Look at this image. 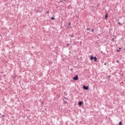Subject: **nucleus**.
Instances as JSON below:
<instances>
[{
  "label": "nucleus",
  "instance_id": "f8f14e48",
  "mask_svg": "<svg viewBox=\"0 0 125 125\" xmlns=\"http://www.w3.org/2000/svg\"><path fill=\"white\" fill-rule=\"evenodd\" d=\"M118 24V25H122V23H121V22H119Z\"/></svg>",
  "mask_w": 125,
  "mask_h": 125
},
{
  "label": "nucleus",
  "instance_id": "f03ea898",
  "mask_svg": "<svg viewBox=\"0 0 125 125\" xmlns=\"http://www.w3.org/2000/svg\"><path fill=\"white\" fill-rule=\"evenodd\" d=\"M83 88L84 90H88L89 89L88 86L85 85L83 86Z\"/></svg>",
  "mask_w": 125,
  "mask_h": 125
},
{
  "label": "nucleus",
  "instance_id": "7ed1b4c3",
  "mask_svg": "<svg viewBox=\"0 0 125 125\" xmlns=\"http://www.w3.org/2000/svg\"><path fill=\"white\" fill-rule=\"evenodd\" d=\"M83 102L79 101V103H78L79 106H82V105H83Z\"/></svg>",
  "mask_w": 125,
  "mask_h": 125
},
{
  "label": "nucleus",
  "instance_id": "9b49d317",
  "mask_svg": "<svg viewBox=\"0 0 125 125\" xmlns=\"http://www.w3.org/2000/svg\"><path fill=\"white\" fill-rule=\"evenodd\" d=\"M42 10L41 11H39V10H38V11H37V13H38V12H42Z\"/></svg>",
  "mask_w": 125,
  "mask_h": 125
},
{
  "label": "nucleus",
  "instance_id": "20e7f679",
  "mask_svg": "<svg viewBox=\"0 0 125 125\" xmlns=\"http://www.w3.org/2000/svg\"><path fill=\"white\" fill-rule=\"evenodd\" d=\"M95 62H97V58L96 57H94Z\"/></svg>",
  "mask_w": 125,
  "mask_h": 125
},
{
  "label": "nucleus",
  "instance_id": "6ab92c4d",
  "mask_svg": "<svg viewBox=\"0 0 125 125\" xmlns=\"http://www.w3.org/2000/svg\"><path fill=\"white\" fill-rule=\"evenodd\" d=\"M47 13H49V11H47Z\"/></svg>",
  "mask_w": 125,
  "mask_h": 125
},
{
  "label": "nucleus",
  "instance_id": "a211bd4d",
  "mask_svg": "<svg viewBox=\"0 0 125 125\" xmlns=\"http://www.w3.org/2000/svg\"><path fill=\"white\" fill-rule=\"evenodd\" d=\"M120 50H117V52H120Z\"/></svg>",
  "mask_w": 125,
  "mask_h": 125
},
{
  "label": "nucleus",
  "instance_id": "4be33fe9",
  "mask_svg": "<svg viewBox=\"0 0 125 125\" xmlns=\"http://www.w3.org/2000/svg\"><path fill=\"white\" fill-rule=\"evenodd\" d=\"M104 65H107V63H104Z\"/></svg>",
  "mask_w": 125,
  "mask_h": 125
},
{
  "label": "nucleus",
  "instance_id": "2eb2a0df",
  "mask_svg": "<svg viewBox=\"0 0 125 125\" xmlns=\"http://www.w3.org/2000/svg\"><path fill=\"white\" fill-rule=\"evenodd\" d=\"M66 45H67V46H68V45H70V43L67 44Z\"/></svg>",
  "mask_w": 125,
  "mask_h": 125
},
{
  "label": "nucleus",
  "instance_id": "9d476101",
  "mask_svg": "<svg viewBox=\"0 0 125 125\" xmlns=\"http://www.w3.org/2000/svg\"><path fill=\"white\" fill-rule=\"evenodd\" d=\"M70 37H71V38H74V35H73V34H72V35H70Z\"/></svg>",
  "mask_w": 125,
  "mask_h": 125
},
{
  "label": "nucleus",
  "instance_id": "39448f33",
  "mask_svg": "<svg viewBox=\"0 0 125 125\" xmlns=\"http://www.w3.org/2000/svg\"><path fill=\"white\" fill-rule=\"evenodd\" d=\"M94 59V57H93V56H90V60H93Z\"/></svg>",
  "mask_w": 125,
  "mask_h": 125
},
{
  "label": "nucleus",
  "instance_id": "b1692460",
  "mask_svg": "<svg viewBox=\"0 0 125 125\" xmlns=\"http://www.w3.org/2000/svg\"><path fill=\"white\" fill-rule=\"evenodd\" d=\"M60 2H62V0H61V1H60Z\"/></svg>",
  "mask_w": 125,
  "mask_h": 125
},
{
  "label": "nucleus",
  "instance_id": "412c9836",
  "mask_svg": "<svg viewBox=\"0 0 125 125\" xmlns=\"http://www.w3.org/2000/svg\"><path fill=\"white\" fill-rule=\"evenodd\" d=\"M70 70H71V71H73V68H71V69H70Z\"/></svg>",
  "mask_w": 125,
  "mask_h": 125
},
{
  "label": "nucleus",
  "instance_id": "ddd939ff",
  "mask_svg": "<svg viewBox=\"0 0 125 125\" xmlns=\"http://www.w3.org/2000/svg\"><path fill=\"white\" fill-rule=\"evenodd\" d=\"M91 32H92V33H93V32H94V29H92L91 30Z\"/></svg>",
  "mask_w": 125,
  "mask_h": 125
},
{
  "label": "nucleus",
  "instance_id": "aec40b11",
  "mask_svg": "<svg viewBox=\"0 0 125 125\" xmlns=\"http://www.w3.org/2000/svg\"><path fill=\"white\" fill-rule=\"evenodd\" d=\"M119 50H121V49H122V48H121V47H120V48H119Z\"/></svg>",
  "mask_w": 125,
  "mask_h": 125
},
{
  "label": "nucleus",
  "instance_id": "f3484780",
  "mask_svg": "<svg viewBox=\"0 0 125 125\" xmlns=\"http://www.w3.org/2000/svg\"><path fill=\"white\" fill-rule=\"evenodd\" d=\"M70 25H71V22H69V23H68V25L70 26Z\"/></svg>",
  "mask_w": 125,
  "mask_h": 125
},
{
  "label": "nucleus",
  "instance_id": "423d86ee",
  "mask_svg": "<svg viewBox=\"0 0 125 125\" xmlns=\"http://www.w3.org/2000/svg\"><path fill=\"white\" fill-rule=\"evenodd\" d=\"M107 18H108V14H106L105 15V19H107Z\"/></svg>",
  "mask_w": 125,
  "mask_h": 125
},
{
  "label": "nucleus",
  "instance_id": "5701e85b",
  "mask_svg": "<svg viewBox=\"0 0 125 125\" xmlns=\"http://www.w3.org/2000/svg\"><path fill=\"white\" fill-rule=\"evenodd\" d=\"M2 117H5V115H2Z\"/></svg>",
  "mask_w": 125,
  "mask_h": 125
},
{
  "label": "nucleus",
  "instance_id": "f257e3e1",
  "mask_svg": "<svg viewBox=\"0 0 125 125\" xmlns=\"http://www.w3.org/2000/svg\"><path fill=\"white\" fill-rule=\"evenodd\" d=\"M73 80L74 81H78V80H79V76H78V75H76L74 78H73Z\"/></svg>",
  "mask_w": 125,
  "mask_h": 125
},
{
  "label": "nucleus",
  "instance_id": "1a4fd4ad",
  "mask_svg": "<svg viewBox=\"0 0 125 125\" xmlns=\"http://www.w3.org/2000/svg\"><path fill=\"white\" fill-rule=\"evenodd\" d=\"M111 41H112V42H115V39L114 38H112L111 39Z\"/></svg>",
  "mask_w": 125,
  "mask_h": 125
},
{
  "label": "nucleus",
  "instance_id": "a878e982",
  "mask_svg": "<svg viewBox=\"0 0 125 125\" xmlns=\"http://www.w3.org/2000/svg\"><path fill=\"white\" fill-rule=\"evenodd\" d=\"M110 77H111V76H109V77L110 78Z\"/></svg>",
  "mask_w": 125,
  "mask_h": 125
},
{
  "label": "nucleus",
  "instance_id": "0eeeda50",
  "mask_svg": "<svg viewBox=\"0 0 125 125\" xmlns=\"http://www.w3.org/2000/svg\"><path fill=\"white\" fill-rule=\"evenodd\" d=\"M119 125H123V123L122 122V121H120L119 122Z\"/></svg>",
  "mask_w": 125,
  "mask_h": 125
},
{
  "label": "nucleus",
  "instance_id": "393cba45",
  "mask_svg": "<svg viewBox=\"0 0 125 125\" xmlns=\"http://www.w3.org/2000/svg\"><path fill=\"white\" fill-rule=\"evenodd\" d=\"M64 0L65 1L66 0Z\"/></svg>",
  "mask_w": 125,
  "mask_h": 125
},
{
  "label": "nucleus",
  "instance_id": "4468645a",
  "mask_svg": "<svg viewBox=\"0 0 125 125\" xmlns=\"http://www.w3.org/2000/svg\"><path fill=\"white\" fill-rule=\"evenodd\" d=\"M116 62H117V63H119L120 62L119 61V60H117Z\"/></svg>",
  "mask_w": 125,
  "mask_h": 125
},
{
  "label": "nucleus",
  "instance_id": "dca6fc26",
  "mask_svg": "<svg viewBox=\"0 0 125 125\" xmlns=\"http://www.w3.org/2000/svg\"><path fill=\"white\" fill-rule=\"evenodd\" d=\"M86 30H87V31H89L90 29L89 28H87Z\"/></svg>",
  "mask_w": 125,
  "mask_h": 125
},
{
  "label": "nucleus",
  "instance_id": "6e6552de",
  "mask_svg": "<svg viewBox=\"0 0 125 125\" xmlns=\"http://www.w3.org/2000/svg\"><path fill=\"white\" fill-rule=\"evenodd\" d=\"M51 20H55V18L54 17H51Z\"/></svg>",
  "mask_w": 125,
  "mask_h": 125
}]
</instances>
